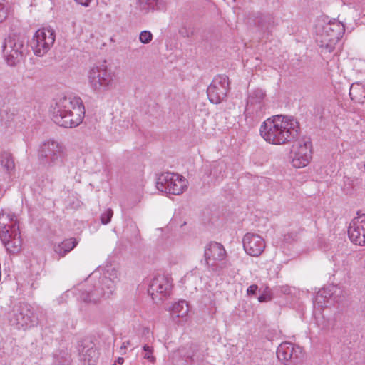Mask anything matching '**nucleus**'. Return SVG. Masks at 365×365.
<instances>
[{"label": "nucleus", "instance_id": "obj_35", "mask_svg": "<svg viewBox=\"0 0 365 365\" xmlns=\"http://www.w3.org/2000/svg\"><path fill=\"white\" fill-rule=\"evenodd\" d=\"M268 299H269L268 297L264 294H262L258 297V301L259 302H267V301H268Z\"/></svg>", "mask_w": 365, "mask_h": 365}, {"label": "nucleus", "instance_id": "obj_28", "mask_svg": "<svg viewBox=\"0 0 365 365\" xmlns=\"http://www.w3.org/2000/svg\"><path fill=\"white\" fill-rule=\"evenodd\" d=\"M144 351L143 358L148 360L150 363H154L156 360L155 357L153 356V348L147 344H145L143 347Z\"/></svg>", "mask_w": 365, "mask_h": 365}, {"label": "nucleus", "instance_id": "obj_24", "mask_svg": "<svg viewBox=\"0 0 365 365\" xmlns=\"http://www.w3.org/2000/svg\"><path fill=\"white\" fill-rule=\"evenodd\" d=\"M171 314L176 317H185L187 316L189 308L186 301L181 300L173 304Z\"/></svg>", "mask_w": 365, "mask_h": 365}, {"label": "nucleus", "instance_id": "obj_8", "mask_svg": "<svg viewBox=\"0 0 365 365\" xmlns=\"http://www.w3.org/2000/svg\"><path fill=\"white\" fill-rule=\"evenodd\" d=\"M227 252L223 245L216 242H210L204 249V257L208 269L221 274L225 269L230 266V263L225 260Z\"/></svg>", "mask_w": 365, "mask_h": 365}, {"label": "nucleus", "instance_id": "obj_33", "mask_svg": "<svg viewBox=\"0 0 365 365\" xmlns=\"http://www.w3.org/2000/svg\"><path fill=\"white\" fill-rule=\"evenodd\" d=\"M315 318H316V321H317V325L322 329H327L328 327V322H320L319 319V317L317 316V314H315Z\"/></svg>", "mask_w": 365, "mask_h": 365}, {"label": "nucleus", "instance_id": "obj_39", "mask_svg": "<svg viewBox=\"0 0 365 365\" xmlns=\"http://www.w3.org/2000/svg\"><path fill=\"white\" fill-rule=\"evenodd\" d=\"M113 365H116V364H113Z\"/></svg>", "mask_w": 365, "mask_h": 365}, {"label": "nucleus", "instance_id": "obj_27", "mask_svg": "<svg viewBox=\"0 0 365 365\" xmlns=\"http://www.w3.org/2000/svg\"><path fill=\"white\" fill-rule=\"evenodd\" d=\"M158 0H138V7L141 11H148L158 8Z\"/></svg>", "mask_w": 365, "mask_h": 365}, {"label": "nucleus", "instance_id": "obj_12", "mask_svg": "<svg viewBox=\"0 0 365 365\" xmlns=\"http://www.w3.org/2000/svg\"><path fill=\"white\" fill-rule=\"evenodd\" d=\"M56 34L51 28H42L34 34L31 47L36 56H43L50 50L55 42Z\"/></svg>", "mask_w": 365, "mask_h": 365}, {"label": "nucleus", "instance_id": "obj_1", "mask_svg": "<svg viewBox=\"0 0 365 365\" xmlns=\"http://www.w3.org/2000/svg\"><path fill=\"white\" fill-rule=\"evenodd\" d=\"M299 122L290 116L277 115L264 120L259 129L260 135L267 143L284 145L292 141L299 134Z\"/></svg>", "mask_w": 365, "mask_h": 365}, {"label": "nucleus", "instance_id": "obj_9", "mask_svg": "<svg viewBox=\"0 0 365 365\" xmlns=\"http://www.w3.org/2000/svg\"><path fill=\"white\" fill-rule=\"evenodd\" d=\"M25 39L16 34H10L3 44V55L6 63L15 66L20 63L25 56Z\"/></svg>", "mask_w": 365, "mask_h": 365}, {"label": "nucleus", "instance_id": "obj_34", "mask_svg": "<svg viewBox=\"0 0 365 365\" xmlns=\"http://www.w3.org/2000/svg\"><path fill=\"white\" fill-rule=\"evenodd\" d=\"M78 4L82 5V6H88L90 4V2L92 1V0H75Z\"/></svg>", "mask_w": 365, "mask_h": 365}, {"label": "nucleus", "instance_id": "obj_14", "mask_svg": "<svg viewBox=\"0 0 365 365\" xmlns=\"http://www.w3.org/2000/svg\"><path fill=\"white\" fill-rule=\"evenodd\" d=\"M173 288V279L168 274L158 273L152 279L149 287L148 293L153 300L160 295L159 299L162 300L163 297L170 295Z\"/></svg>", "mask_w": 365, "mask_h": 365}, {"label": "nucleus", "instance_id": "obj_25", "mask_svg": "<svg viewBox=\"0 0 365 365\" xmlns=\"http://www.w3.org/2000/svg\"><path fill=\"white\" fill-rule=\"evenodd\" d=\"M1 165L6 169V172L10 173L15 168V163L11 154L3 153L0 155Z\"/></svg>", "mask_w": 365, "mask_h": 365}, {"label": "nucleus", "instance_id": "obj_21", "mask_svg": "<svg viewBox=\"0 0 365 365\" xmlns=\"http://www.w3.org/2000/svg\"><path fill=\"white\" fill-rule=\"evenodd\" d=\"M300 351V348H294L289 342L282 343L277 349V356L279 361L286 363L292 359L296 352Z\"/></svg>", "mask_w": 365, "mask_h": 365}, {"label": "nucleus", "instance_id": "obj_19", "mask_svg": "<svg viewBox=\"0 0 365 365\" xmlns=\"http://www.w3.org/2000/svg\"><path fill=\"white\" fill-rule=\"evenodd\" d=\"M118 281V270L113 267H108L100 278V283L106 288V294H113L114 293L115 284Z\"/></svg>", "mask_w": 365, "mask_h": 365}, {"label": "nucleus", "instance_id": "obj_5", "mask_svg": "<svg viewBox=\"0 0 365 365\" xmlns=\"http://www.w3.org/2000/svg\"><path fill=\"white\" fill-rule=\"evenodd\" d=\"M11 326L18 329L26 330L36 326L38 318L31 305L25 302L15 304L9 314Z\"/></svg>", "mask_w": 365, "mask_h": 365}, {"label": "nucleus", "instance_id": "obj_22", "mask_svg": "<svg viewBox=\"0 0 365 365\" xmlns=\"http://www.w3.org/2000/svg\"><path fill=\"white\" fill-rule=\"evenodd\" d=\"M78 244L75 238H69L54 246V251L61 257H64L71 252Z\"/></svg>", "mask_w": 365, "mask_h": 365}, {"label": "nucleus", "instance_id": "obj_31", "mask_svg": "<svg viewBox=\"0 0 365 365\" xmlns=\"http://www.w3.org/2000/svg\"><path fill=\"white\" fill-rule=\"evenodd\" d=\"M8 15V8L6 0H0V22L4 21Z\"/></svg>", "mask_w": 365, "mask_h": 365}, {"label": "nucleus", "instance_id": "obj_26", "mask_svg": "<svg viewBox=\"0 0 365 365\" xmlns=\"http://www.w3.org/2000/svg\"><path fill=\"white\" fill-rule=\"evenodd\" d=\"M98 358V353L94 348L88 349L83 354L84 365H96Z\"/></svg>", "mask_w": 365, "mask_h": 365}, {"label": "nucleus", "instance_id": "obj_10", "mask_svg": "<svg viewBox=\"0 0 365 365\" xmlns=\"http://www.w3.org/2000/svg\"><path fill=\"white\" fill-rule=\"evenodd\" d=\"M38 155L49 167H61L63 165L66 158L65 148L53 140L46 141L41 145Z\"/></svg>", "mask_w": 365, "mask_h": 365}, {"label": "nucleus", "instance_id": "obj_36", "mask_svg": "<svg viewBox=\"0 0 365 365\" xmlns=\"http://www.w3.org/2000/svg\"><path fill=\"white\" fill-rule=\"evenodd\" d=\"M130 341H124L120 349H125L128 346H130Z\"/></svg>", "mask_w": 365, "mask_h": 365}, {"label": "nucleus", "instance_id": "obj_30", "mask_svg": "<svg viewBox=\"0 0 365 365\" xmlns=\"http://www.w3.org/2000/svg\"><path fill=\"white\" fill-rule=\"evenodd\" d=\"M113 212L110 208L107 209L104 212H103L101 215V221L103 225L108 224L111 218L113 217Z\"/></svg>", "mask_w": 365, "mask_h": 365}, {"label": "nucleus", "instance_id": "obj_4", "mask_svg": "<svg viewBox=\"0 0 365 365\" xmlns=\"http://www.w3.org/2000/svg\"><path fill=\"white\" fill-rule=\"evenodd\" d=\"M344 24L336 19L319 22L316 27V41L326 51L331 52L344 34Z\"/></svg>", "mask_w": 365, "mask_h": 365}, {"label": "nucleus", "instance_id": "obj_37", "mask_svg": "<svg viewBox=\"0 0 365 365\" xmlns=\"http://www.w3.org/2000/svg\"><path fill=\"white\" fill-rule=\"evenodd\" d=\"M119 364H123L124 362V359L122 357H118L116 361Z\"/></svg>", "mask_w": 365, "mask_h": 365}, {"label": "nucleus", "instance_id": "obj_20", "mask_svg": "<svg viewBox=\"0 0 365 365\" xmlns=\"http://www.w3.org/2000/svg\"><path fill=\"white\" fill-rule=\"evenodd\" d=\"M336 292V287L334 286L322 289L315 296L314 304H317L319 307L322 308L326 306V303H329V301L337 302L339 299L334 296V293Z\"/></svg>", "mask_w": 365, "mask_h": 365}, {"label": "nucleus", "instance_id": "obj_17", "mask_svg": "<svg viewBox=\"0 0 365 365\" xmlns=\"http://www.w3.org/2000/svg\"><path fill=\"white\" fill-rule=\"evenodd\" d=\"M243 247L247 254L253 257L259 256L265 248L264 239L257 234L248 232L242 239Z\"/></svg>", "mask_w": 365, "mask_h": 365}, {"label": "nucleus", "instance_id": "obj_6", "mask_svg": "<svg viewBox=\"0 0 365 365\" xmlns=\"http://www.w3.org/2000/svg\"><path fill=\"white\" fill-rule=\"evenodd\" d=\"M88 84L96 93H103L113 89L116 82L115 73L106 66L91 68L88 73Z\"/></svg>", "mask_w": 365, "mask_h": 365}, {"label": "nucleus", "instance_id": "obj_7", "mask_svg": "<svg viewBox=\"0 0 365 365\" xmlns=\"http://www.w3.org/2000/svg\"><path fill=\"white\" fill-rule=\"evenodd\" d=\"M266 93L262 88L252 90L247 96L245 116L250 125L259 121L264 115L266 110Z\"/></svg>", "mask_w": 365, "mask_h": 365}, {"label": "nucleus", "instance_id": "obj_11", "mask_svg": "<svg viewBox=\"0 0 365 365\" xmlns=\"http://www.w3.org/2000/svg\"><path fill=\"white\" fill-rule=\"evenodd\" d=\"M156 187L160 192L178 195L187 188V180L179 174L166 172L158 178Z\"/></svg>", "mask_w": 365, "mask_h": 365}, {"label": "nucleus", "instance_id": "obj_2", "mask_svg": "<svg viewBox=\"0 0 365 365\" xmlns=\"http://www.w3.org/2000/svg\"><path fill=\"white\" fill-rule=\"evenodd\" d=\"M84 116L85 107L80 97L68 96L60 98L52 107V119L61 127H77Z\"/></svg>", "mask_w": 365, "mask_h": 365}, {"label": "nucleus", "instance_id": "obj_38", "mask_svg": "<svg viewBox=\"0 0 365 365\" xmlns=\"http://www.w3.org/2000/svg\"><path fill=\"white\" fill-rule=\"evenodd\" d=\"M217 166L220 167V169H222L223 167V165L220 163H217Z\"/></svg>", "mask_w": 365, "mask_h": 365}, {"label": "nucleus", "instance_id": "obj_16", "mask_svg": "<svg viewBox=\"0 0 365 365\" xmlns=\"http://www.w3.org/2000/svg\"><path fill=\"white\" fill-rule=\"evenodd\" d=\"M348 235L355 245L365 246V214L351 220L348 228Z\"/></svg>", "mask_w": 365, "mask_h": 365}, {"label": "nucleus", "instance_id": "obj_15", "mask_svg": "<svg viewBox=\"0 0 365 365\" xmlns=\"http://www.w3.org/2000/svg\"><path fill=\"white\" fill-rule=\"evenodd\" d=\"M230 90L229 78L225 75H218L214 78L207 89L210 101L212 103H220L227 96Z\"/></svg>", "mask_w": 365, "mask_h": 365}, {"label": "nucleus", "instance_id": "obj_3", "mask_svg": "<svg viewBox=\"0 0 365 365\" xmlns=\"http://www.w3.org/2000/svg\"><path fill=\"white\" fill-rule=\"evenodd\" d=\"M0 238L9 252L14 254L21 250L22 240L19 222L14 214L0 213Z\"/></svg>", "mask_w": 365, "mask_h": 365}, {"label": "nucleus", "instance_id": "obj_13", "mask_svg": "<svg viewBox=\"0 0 365 365\" xmlns=\"http://www.w3.org/2000/svg\"><path fill=\"white\" fill-rule=\"evenodd\" d=\"M292 163L297 168L307 166L312 159V143L309 139L296 141L292 148Z\"/></svg>", "mask_w": 365, "mask_h": 365}, {"label": "nucleus", "instance_id": "obj_32", "mask_svg": "<svg viewBox=\"0 0 365 365\" xmlns=\"http://www.w3.org/2000/svg\"><path fill=\"white\" fill-rule=\"evenodd\" d=\"M257 289H258L257 285H256V284L250 285L247 289V293L248 295L255 294L256 293V291L257 290Z\"/></svg>", "mask_w": 365, "mask_h": 365}, {"label": "nucleus", "instance_id": "obj_29", "mask_svg": "<svg viewBox=\"0 0 365 365\" xmlns=\"http://www.w3.org/2000/svg\"><path fill=\"white\" fill-rule=\"evenodd\" d=\"M153 39V34L149 31H143L139 36V40L142 43L147 44Z\"/></svg>", "mask_w": 365, "mask_h": 365}, {"label": "nucleus", "instance_id": "obj_23", "mask_svg": "<svg viewBox=\"0 0 365 365\" xmlns=\"http://www.w3.org/2000/svg\"><path fill=\"white\" fill-rule=\"evenodd\" d=\"M349 95L351 100L364 103L365 101V83H353L351 86Z\"/></svg>", "mask_w": 365, "mask_h": 365}, {"label": "nucleus", "instance_id": "obj_18", "mask_svg": "<svg viewBox=\"0 0 365 365\" xmlns=\"http://www.w3.org/2000/svg\"><path fill=\"white\" fill-rule=\"evenodd\" d=\"M112 294H106V288L100 282L92 289L83 292L81 294V299L86 303H98L103 298H109Z\"/></svg>", "mask_w": 365, "mask_h": 365}]
</instances>
